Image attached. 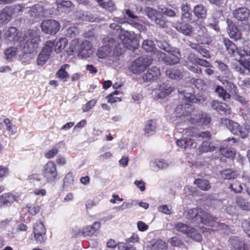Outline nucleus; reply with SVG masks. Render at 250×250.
<instances>
[{
    "instance_id": "9d476101",
    "label": "nucleus",
    "mask_w": 250,
    "mask_h": 250,
    "mask_svg": "<svg viewBox=\"0 0 250 250\" xmlns=\"http://www.w3.org/2000/svg\"><path fill=\"white\" fill-rule=\"evenodd\" d=\"M237 53L240 56L239 62L242 68L236 67L235 69L240 73H243V69L245 68L247 71V74H250V53L245 49H238Z\"/></svg>"
},
{
    "instance_id": "f8f14e48",
    "label": "nucleus",
    "mask_w": 250,
    "mask_h": 250,
    "mask_svg": "<svg viewBox=\"0 0 250 250\" xmlns=\"http://www.w3.org/2000/svg\"><path fill=\"white\" fill-rule=\"evenodd\" d=\"M178 93L183 95L185 100L188 102L201 104L204 101V99L203 98L199 99L195 97L194 89L189 85L184 87L178 88Z\"/></svg>"
},
{
    "instance_id": "39448f33",
    "label": "nucleus",
    "mask_w": 250,
    "mask_h": 250,
    "mask_svg": "<svg viewBox=\"0 0 250 250\" xmlns=\"http://www.w3.org/2000/svg\"><path fill=\"white\" fill-rule=\"evenodd\" d=\"M24 40L26 41L24 47H27L26 51L35 56L41 41L39 34L34 30H29L24 34Z\"/></svg>"
},
{
    "instance_id": "412c9836",
    "label": "nucleus",
    "mask_w": 250,
    "mask_h": 250,
    "mask_svg": "<svg viewBox=\"0 0 250 250\" xmlns=\"http://www.w3.org/2000/svg\"><path fill=\"white\" fill-rule=\"evenodd\" d=\"M145 13L147 17L160 27L165 28L166 27L165 21L157 17L158 12L150 7H147L145 9Z\"/></svg>"
},
{
    "instance_id": "c85d7f7f",
    "label": "nucleus",
    "mask_w": 250,
    "mask_h": 250,
    "mask_svg": "<svg viewBox=\"0 0 250 250\" xmlns=\"http://www.w3.org/2000/svg\"><path fill=\"white\" fill-rule=\"evenodd\" d=\"M65 146V143L62 141L54 145L53 147L50 150L46 152L44 155L47 159H50L54 157L58 153V149L63 148Z\"/></svg>"
},
{
    "instance_id": "de8ad7c7",
    "label": "nucleus",
    "mask_w": 250,
    "mask_h": 250,
    "mask_svg": "<svg viewBox=\"0 0 250 250\" xmlns=\"http://www.w3.org/2000/svg\"><path fill=\"white\" fill-rule=\"evenodd\" d=\"M175 228L178 231L187 235L191 227L182 223H179L175 224Z\"/></svg>"
},
{
    "instance_id": "473e14b6",
    "label": "nucleus",
    "mask_w": 250,
    "mask_h": 250,
    "mask_svg": "<svg viewBox=\"0 0 250 250\" xmlns=\"http://www.w3.org/2000/svg\"><path fill=\"white\" fill-rule=\"evenodd\" d=\"M194 184L199 188L204 191H207L211 188L209 181L204 179H196L194 181Z\"/></svg>"
},
{
    "instance_id": "864d4df0",
    "label": "nucleus",
    "mask_w": 250,
    "mask_h": 250,
    "mask_svg": "<svg viewBox=\"0 0 250 250\" xmlns=\"http://www.w3.org/2000/svg\"><path fill=\"white\" fill-rule=\"evenodd\" d=\"M190 83H193L198 89L204 90L206 88V84L203 79H191Z\"/></svg>"
},
{
    "instance_id": "6e6552de",
    "label": "nucleus",
    "mask_w": 250,
    "mask_h": 250,
    "mask_svg": "<svg viewBox=\"0 0 250 250\" xmlns=\"http://www.w3.org/2000/svg\"><path fill=\"white\" fill-rule=\"evenodd\" d=\"M157 56L159 60L163 61L168 64H174L178 63L181 58L179 50L177 48H171L167 54L158 51Z\"/></svg>"
},
{
    "instance_id": "72a5a7b5",
    "label": "nucleus",
    "mask_w": 250,
    "mask_h": 250,
    "mask_svg": "<svg viewBox=\"0 0 250 250\" xmlns=\"http://www.w3.org/2000/svg\"><path fill=\"white\" fill-rule=\"evenodd\" d=\"M56 3L58 11L62 12H66L72 6L71 2L67 0H56Z\"/></svg>"
},
{
    "instance_id": "6ab92c4d",
    "label": "nucleus",
    "mask_w": 250,
    "mask_h": 250,
    "mask_svg": "<svg viewBox=\"0 0 250 250\" xmlns=\"http://www.w3.org/2000/svg\"><path fill=\"white\" fill-rule=\"evenodd\" d=\"M229 243L234 250H249V245L244 243L239 237L236 236L230 237Z\"/></svg>"
},
{
    "instance_id": "f03ea898",
    "label": "nucleus",
    "mask_w": 250,
    "mask_h": 250,
    "mask_svg": "<svg viewBox=\"0 0 250 250\" xmlns=\"http://www.w3.org/2000/svg\"><path fill=\"white\" fill-rule=\"evenodd\" d=\"M104 43L98 50V57L103 59L106 64L116 66L122 52V47L119 44L117 45L116 38L111 34L104 39Z\"/></svg>"
},
{
    "instance_id": "a878e982",
    "label": "nucleus",
    "mask_w": 250,
    "mask_h": 250,
    "mask_svg": "<svg viewBox=\"0 0 250 250\" xmlns=\"http://www.w3.org/2000/svg\"><path fill=\"white\" fill-rule=\"evenodd\" d=\"M235 18L239 21H243L248 19L250 16V10L246 7L238 8L234 11Z\"/></svg>"
},
{
    "instance_id": "2f4dec72",
    "label": "nucleus",
    "mask_w": 250,
    "mask_h": 250,
    "mask_svg": "<svg viewBox=\"0 0 250 250\" xmlns=\"http://www.w3.org/2000/svg\"><path fill=\"white\" fill-rule=\"evenodd\" d=\"M5 37L10 42L18 41L19 39L17 29L14 27H10L5 33Z\"/></svg>"
},
{
    "instance_id": "f704fd0d",
    "label": "nucleus",
    "mask_w": 250,
    "mask_h": 250,
    "mask_svg": "<svg viewBox=\"0 0 250 250\" xmlns=\"http://www.w3.org/2000/svg\"><path fill=\"white\" fill-rule=\"evenodd\" d=\"M187 236L198 242H200L202 240L201 234L195 229L191 227L189 228Z\"/></svg>"
},
{
    "instance_id": "6e6d98bb",
    "label": "nucleus",
    "mask_w": 250,
    "mask_h": 250,
    "mask_svg": "<svg viewBox=\"0 0 250 250\" xmlns=\"http://www.w3.org/2000/svg\"><path fill=\"white\" fill-rule=\"evenodd\" d=\"M54 45V42L51 41H48L46 42L45 46L42 50V52L48 54L50 55L53 50V47Z\"/></svg>"
},
{
    "instance_id": "8fccbe9b",
    "label": "nucleus",
    "mask_w": 250,
    "mask_h": 250,
    "mask_svg": "<svg viewBox=\"0 0 250 250\" xmlns=\"http://www.w3.org/2000/svg\"><path fill=\"white\" fill-rule=\"evenodd\" d=\"M220 114L225 115H229L231 114V109L228 105L225 103H221L219 109L217 111Z\"/></svg>"
},
{
    "instance_id": "9b49d317",
    "label": "nucleus",
    "mask_w": 250,
    "mask_h": 250,
    "mask_svg": "<svg viewBox=\"0 0 250 250\" xmlns=\"http://www.w3.org/2000/svg\"><path fill=\"white\" fill-rule=\"evenodd\" d=\"M41 27L42 31L49 35H55L61 28L59 22L55 20H48L42 22Z\"/></svg>"
},
{
    "instance_id": "393cba45",
    "label": "nucleus",
    "mask_w": 250,
    "mask_h": 250,
    "mask_svg": "<svg viewBox=\"0 0 250 250\" xmlns=\"http://www.w3.org/2000/svg\"><path fill=\"white\" fill-rule=\"evenodd\" d=\"M157 128V121L155 119L148 120L145 126V135L146 136L152 135L155 133Z\"/></svg>"
},
{
    "instance_id": "5701e85b",
    "label": "nucleus",
    "mask_w": 250,
    "mask_h": 250,
    "mask_svg": "<svg viewBox=\"0 0 250 250\" xmlns=\"http://www.w3.org/2000/svg\"><path fill=\"white\" fill-rule=\"evenodd\" d=\"M14 9L11 7H5L0 11V25L9 21L13 14Z\"/></svg>"
},
{
    "instance_id": "052dcab7",
    "label": "nucleus",
    "mask_w": 250,
    "mask_h": 250,
    "mask_svg": "<svg viewBox=\"0 0 250 250\" xmlns=\"http://www.w3.org/2000/svg\"><path fill=\"white\" fill-rule=\"evenodd\" d=\"M169 243L174 247H181L184 246L183 242L176 236L171 238L169 240Z\"/></svg>"
},
{
    "instance_id": "680f3d73",
    "label": "nucleus",
    "mask_w": 250,
    "mask_h": 250,
    "mask_svg": "<svg viewBox=\"0 0 250 250\" xmlns=\"http://www.w3.org/2000/svg\"><path fill=\"white\" fill-rule=\"evenodd\" d=\"M78 28L75 26H72L66 29L65 35L69 37H73L78 34Z\"/></svg>"
},
{
    "instance_id": "09e8293b",
    "label": "nucleus",
    "mask_w": 250,
    "mask_h": 250,
    "mask_svg": "<svg viewBox=\"0 0 250 250\" xmlns=\"http://www.w3.org/2000/svg\"><path fill=\"white\" fill-rule=\"evenodd\" d=\"M191 47L192 48L195 49L203 57L206 58H210V54L206 49L203 48L201 46L195 44H193Z\"/></svg>"
},
{
    "instance_id": "69168bd1",
    "label": "nucleus",
    "mask_w": 250,
    "mask_h": 250,
    "mask_svg": "<svg viewBox=\"0 0 250 250\" xmlns=\"http://www.w3.org/2000/svg\"><path fill=\"white\" fill-rule=\"evenodd\" d=\"M127 23L130 24L135 28L138 29L139 31L140 32H143L146 30V28L145 26L143 25L132 20L128 21Z\"/></svg>"
},
{
    "instance_id": "1a4fd4ad",
    "label": "nucleus",
    "mask_w": 250,
    "mask_h": 250,
    "mask_svg": "<svg viewBox=\"0 0 250 250\" xmlns=\"http://www.w3.org/2000/svg\"><path fill=\"white\" fill-rule=\"evenodd\" d=\"M222 125L226 126L234 135H239L242 138H246V133L242 131V126L236 122L225 118L220 119Z\"/></svg>"
},
{
    "instance_id": "0e129e2a",
    "label": "nucleus",
    "mask_w": 250,
    "mask_h": 250,
    "mask_svg": "<svg viewBox=\"0 0 250 250\" xmlns=\"http://www.w3.org/2000/svg\"><path fill=\"white\" fill-rule=\"evenodd\" d=\"M218 230L222 231L223 233L228 234L230 231V228L229 225L224 223H217Z\"/></svg>"
},
{
    "instance_id": "c03bdc74",
    "label": "nucleus",
    "mask_w": 250,
    "mask_h": 250,
    "mask_svg": "<svg viewBox=\"0 0 250 250\" xmlns=\"http://www.w3.org/2000/svg\"><path fill=\"white\" fill-rule=\"evenodd\" d=\"M166 74L169 78H177L183 77V72L177 69H168L166 71Z\"/></svg>"
},
{
    "instance_id": "a18cd8bd",
    "label": "nucleus",
    "mask_w": 250,
    "mask_h": 250,
    "mask_svg": "<svg viewBox=\"0 0 250 250\" xmlns=\"http://www.w3.org/2000/svg\"><path fill=\"white\" fill-rule=\"evenodd\" d=\"M167 244L162 240L156 241L152 245L153 250H167Z\"/></svg>"
},
{
    "instance_id": "a211bd4d",
    "label": "nucleus",
    "mask_w": 250,
    "mask_h": 250,
    "mask_svg": "<svg viewBox=\"0 0 250 250\" xmlns=\"http://www.w3.org/2000/svg\"><path fill=\"white\" fill-rule=\"evenodd\" d=\"M122 44L117 43L122 47V50L124 48H128L130 46V43L135 39V35L134 32L127 31L125 30H121V33L119 35Z\"/></svg>"
},
{
    "instance_id": "f257e3e1",
    "label": "nucleus",
    "mask_w": 250,
    "mask_h": 250,
    "mask_svg": "<svg viewBox=\"0 0 250 250\" xmlns=\"http://www.w3.org/2000/svg\"><path fill=\"white\" fill-rule=\"evenodd\" d=\"M173 112L174 116L167 114L166 117L174 124L177 131L183 134L180 139L176 140V145L185 150L195 148L197 143L193 139L194 137L185 134L184 130L193 128L188 127L190 125L198 126L208 125L211 121L210 115L201 110L194 109L189 104L178 105Z\"/></svg>"
},
{
    "instance_id": "79ce46f5",
    "label": "nucleus",
    "mask_w": 250,
    "mask_h": 250,
    "mask_svg": "<svg viewBox=\"0 0 250 250\" xmlns=\"http://www.w3.org/2000/svg\"><path fill=\"white\" fill-rule=\"evenodd\" d=\"M161 75L160 70L156 67H152L146 74V78H157Z\"/></svg>"
},
{
    "instance_id": "f3484780",
    "label": "nucleus",
    "mask_w": 250,
    "mask_h": 250,
    "mask_svg": "<svg viewBox=\"0 0 250 250\" xmlns=\"http://www.w3.org/2000/svg\"><path fill=\"white\" fill-rule=\"evenodd\" d=\"M93 45L89 42L83 41L80 44L78 56L82 59H87L93 54Z\"/></svg>"
},
{
    "instance_id": "7c9ffc66",
    "label": "nucleus",
    "mask_w": 250,
    "mask_h": 250,
    "mask_svg": "<svg viewBox=\"0 0 250 250\" xmlns=\"http://www.w3.org/2000/svg\"><path fill=\"white\" fill-rule=\"evenodd\" d=\"M99 5L109 12H113L116 10L115 4L112 0L104 1L103 0H96Z\"/></svg>"
},
{
    "instance_id": "4468645a",
    "label": "nucleus",
    "mask_w": 250,
    "mask_h": 250,
    "mask_svg": "<svg viewBox=\"0 0 250 250\" xmlns=\"http://www.w3.org/2000/svg\"><path fill=\"white\" fill-rule=\"evenodd\" d=\"M20 194L17 192H9L0 196V208L10 207L15 202H18Z\"/></svg>"
},
{
    "instance_id": "37998d69",
    "label": "nucleus",
    "mask_w": 250,
    "mask_h": 250,
    "mask_svg": "<svg viewBox=\"0 0 250 250\" xmlns=\"http://www.w3.org/2000/svg\"><path fill=\"white\" fill-rule=\"evenodd\" d=\"M69 65L68 64L62 65L59 70L57 71L56 75L59 78H66L69 77L68 72L66 71V69L69 68Z\"/></svg>"
},
{
    "instance_id": "7ed1b4c3",
    "label": "nucleus",
    "mask_w": 250,
    "mask_h": 250,
    "mask_svg": "<svg viewBox=\"0 0 250 250\" xmlns=\"http://www.w3.org/2000/svg\"><path fill=\"white\" fill-rule=\"evenodd\" d=\"M186 217L191 223L206 225H209L210 222H215L217 220L216 217L198 208L189 209Z\"/></svg>"
},
{
    "instance_id": "e433bc0d",
    "label": "nucleus",
    "mask_w": 250,
    "mask_h": 250,
    "mask_svg": "<svg viewBox=\"0 0 250 250\" xmlns=\"http://www.w3.org/2000/svg\"><path fill=\"white\" fill-rule=\"evenodd\" d=\"M68 40L66 38H62L58 41L55 45L54 50L57 53H60L67 44Z\"/></svg>"
},
{
    "instance_id": "b1692460",
    "label": "nucleus",
    "mask_w": 250,
    "mask_h": 250,
    "mask_svg": "<svg viewBox=\"0 0 250 250\" xmlns=\"http://www.w3.org/2000/svg\"><path fill=\"white\" fill-rule=\"evenodd\" d=\"M100 222H94L92 226H87L83 228V235L91 236L100 228Z\"/></svg>"
},
{
    "instance_id": "bb28decb",
    "label": "nucleus",
    "mask_w": 250,
    "mask_h": 250,
    "mask_svg": "<svg viewBox=\"0 0 250 250\" xmlns=\"http://www.w3.org/2000/svg\"><path fill=\"white\" fill-rule=\"evenodd\" d=\"M228 33L231 38L235 40H239L241 38V33L238 30L237 27L232 23H229V21Z\"/></svg>"
},
{
    "instance_id": "603ef678",
    "label": "nucleus",
    "mask_w": 250,
    "mask_h": 250,
    "mask_svg": "<svg viewBox=\"0 0 250 250\" xmlns=\"http://www.w3.org/2000/svg\"><path fill=\"white\" fill-rule=\"evenodd\" d=\"M28 212L31 215H35L39 213L40 208L38 205L28 204L26 206Z\"/></svg>"
},
{
    "instance_id": "e2e57ef3",
    "label": "nucleus",
    "mask_w": 250,
    "mask_h": 250,
    "mask_svg": "<svg viewBox=\"0 0 250 250\" xmlns=\"http://www.w3.org/2000/svg\"><path fill=\"white\" fill-rule=\"evenodd\" d=\"M215 64L222 72H224L225 74L227 75L229 73V70L228 69L227 66L223 62L216 61L215 62Z\"/></svg>"
},
{
    "instance_id": "bf43d9fd",
    "label": "nucleus",
    "mask_w": 250,
    "mask_h": 250,
    "mask_svg": "<svg viewBox=\"0 0 250 250\" xmlns=\"http://www.w3.org/2000/svg\"><path fill=\"white\" fill-rule=\"evenodd\" d=\"M97 101L95 99H92L87 102L82 107V110L83 112H86L92 109L96 104Z\"/></svg>"
},
{
    "instance_id": "4c0bfd02",
    "label": "nucleus",
    "mask_w": 250,
    "mask_h": 250,
    "mask_svg": "<svg viewBox=\"0 0 250 250\" xmlns=\"http://www.w3.org/2000/svg\"><path fill=\"white\" fill-rule=\"evenodd\" d=\"M221 175L225 179H234L237 176L236 172L230 169H227L221 171Z\"/></svg>"
},
{
    "instance_id": "338daca9",
    "label": "nucleus",
    "mask_w": 250,
    "mask_h": 250,
    "mask_svg": "<svg viewBox=\"0 0 250 250\" xmlns=\"http://www.w3.org/2000/svg\"><path fill=\"white\" fill-rule=\"evenodd\" d=\"M17 52L16 48L11 47L8 49L5 52V55L7 59H10L15 56Z\"/></svg>"
},
{
    "instance_id": "c756f323",
    "label": "nucleus",
    "mask_w": 250,
    "mask_h": 250,
    "mask_svg": "<svg viewBox=\"0 0 250 250\" xmlns=\"http://www.w3.org/2000/svg\"><path fill=\"white\" fill-rule=\"evenodd\" d=\"M207 8L202 4H198L194 6L193 12L195 16L199 19H204L207 15Z\"/></svg>"
},
{
    "instance_id": "774afa93",
    "label": "nucleus",
    "mask_w": 250,
    "mask_h": 250,
    "mask_svg": "<svg viewBox=\"0 0 250 250\" xmlns=\"http://www.w3.org/2000/svg\"><path fill=\"white\" fill-rule=\"evenodd\" d=\"M229 188L231 191H233L235 193H240L243 190L242 186L237 183L230 184Z\"/></svg>"
},
{
    "instance_id": "0eeeda50",
    "label": "nucleus",
    "mask_w": 250,
    "mask_h": 250,
    "mask_svg": "<svg viewBox=\"0 0 250 250\" xmlns=\"http://www.w3.org/2000/svg\"><path fill=\"white\" fill-rule=\"evenodd\" d=\"M152 62V59L148 56L143 55L132 62L129 67V70L135 74L143 72Z\"/></svg>"
},
{
    "instance_id": "ea45409f",
    "label": "nucleus",
    "mask_w": 250,
    "mask_h": 250,
    "mask_svg": "<svg viewBox=\"0 0 250 250\" xmlns=\"http://www.w3.org/2000/svg\"><path fill=\"white\" fill-rule=\"evenodd\" d=\"M235 203L238 207L243 210H247L249 208L248 202L241 196L236 197Z\"/></svg>"
},
{
    "instance_id": "aec40b11",
    "label": "nucleus",
    "mask_w": 250,
    "mask_h": 250,
    "mask_svg": "<svg viewBox=\"0 0 250 250\" xmlns=\"http://www.w3.org/2000/svg\"><path fill=\"white\" fill-rule=\"evenodd\" d=\"M232 142L233 143H236V140L233 138H228L227 139L224 140L223 144H221V146L220 147V151L221 153L225 156L227 158H233L234 157L236 154V151L233 149H231V148H228L227 147L224 146V144L225 142Z\"/></svg>"
},
{
    "instance_id": "4d7b16f0",
    "label": "nucleus",
    "mask_w": 250,
    "mask_h": 250,
    "mask_svg": "<svg viewBox=\"0 0 250 250\" xmlns=\"http://www.w3.org/2000/svg\"><path fill=\"white\" fill-rule=\"evenodd\" d=\"M49 55L48 54L41 52L39 55L37 60V64L43 65L49 59Z\"/></svg>"
},
{
    "instance_id": "49530a36",
    "label": "nucleus",
    "mask_w": 250,
    "mask_h": 250,
    "mask_svg": "<svg viewBox=\"0 0 250 250\" xmlns=\"http://www.w3.org/2000/svg\"><path fill=\"white\" fill-rule=\"evenodd\" d=\"M142 47L147 52L154 51L155 47L153 41L149 40H145L142 43Z\"/></svg>"
},
{
    "instance_id": "3c124183",
    "label": "nucleus",
    "mask_w": 250,
    "mask_h": 250,
    "mask_svg": "<svg viewBox=\"0 0 250 250\" xmlns=\"http://www.w3.org/2000/svg\"><path fill=\"white\" fill-rule=\"evenodd\" d=\"M159 9L161 11L162 14L167 16L174 17L176 16V12L169 8L163 6H160L159 7Z\"/></svg>"
},
{
    "instance_id": "ddd939ff",
    "label": "nucleus",
    "mask_w": 250,
    "mask_h": 250,
    "mask_svg": "<svg viewBox=\"0 0 250 250\" xmlns=\"http://www.w3.org/2000/svg\"><path fill=\"white\" fill-rule=\"evenodd\" d=\"M46 228L42 221L36 222L33 226L34 238L38 244L44 243L46 238Z\"/></svg>"
},
{
    "instance_id": "5fc2aeb1",
    "label": "nucleus",
    "mask_w": 250,
    "mask_h": 250,
    "mask_svg": "<svg viewBox=\"0 0 250 250\" xmlns=\"http://www.w3.org/2000/svg\"><path fill=\"white\" fill-rule=\"evenodd\" d=\"M74 177L73 173L71 172H68L63 178V186H68L72 185L74 183Z\"/></svg>"
},
{
    "instance_id": "20e7f679",
    "label": "nucleus",
    "mask_w": 250,
    "mask_h": 250,
    "mask_svg": "<svg viewBox=\"0 0 250 250\" xmlns=\"http://www.w3.org/2000/svg\"><path fill=\"white\" fill-rule=\"evenodd\" d=\"M194 128L186 129L184 130L185 134L195 137V138H202L205 139L201 145L198 148L197 153L201 155L204 153L214 151L215 147L212 145L210 142V133L209 131H203L197 134L194 132Z\"/></svg>"
},
{
    "instance_id": "13d9d810",
    "label": "nucleus",
    "mask_w": 250,
    "mask_h": 250,
    "mask_svg": "<svg viewBox=\"0 0 250 250\" xmlns=\"http://www.w3.org/2000/svg\"><path fill=\"white\" fill-rule=\"evenodd\" d=\"M215 91L218 94L220 97H222L223 100L229 98V94L222 87L218 86L215 89Z\"/></svg>"
},
{
    "instance_id": "a19ab883",
    "label": "nucleus",
    "mask_w": 250,
    "mask_h": 250,
    "mask_svg": "<svg viewBox=\"0 0 250 250\" xmlns=\"http://www.w3.org/2000/svg\"><path fill=\"white\" fill-rule=\"evenodd\" d=\"M224 44L227 51L229 54H233L237 49L236 45L232 43L229 40L225 39L223 41Z\"/></svg>"
},
{
    "instance_id": "c9c22d12",
    "label": "nucleus",
    "mask_w": 250,
    "mask_h": 250,
    "mask_svg": "<svg viewBox=\"0 0 250 250\" xmlns=\"http://www.w3.org/2000/svg\"><path fill=\"white\" fill-rule=\"evenodd\" d=\"M188 59L190 60L191 63L193 64L194 63H197L198 64L204 66L205 67H209L210 63L207 61L195 57V55L193 54H190L189 55Z\"/></svg>"
},
{
    "instance_id": "2eb2a0df",
    "label": "nucleus",
    "mask_w": 250,
    "mask_h": 250,
    "mask_svg": "<svg viewBox=\"0 0 250 250\" xmlns=\"http://www.w3.org/2000/svg\"><path fill=\"white\" fill-rule=\"evenodd\" d=\"M175 87L169 83H163L159 85L158 89L154 91V98L156 100L163 99L170 95Z\"/></svg>"
},
{
    "instance_id": "423d86ee",
    "label": "nucleus",
    "mask_w": 250,
    "mask_h": 250,
    "mask_svg": "<svg viewBox=\"0 0 250 250\" xmlns=\"http://www.w3.org/2000/svg\"><path fill=\"white\" fill-rule=\"evenodd\" d=\"M42 174L46 183L52 185L60 179L56 165L52 161H49L43 166Z\"/></svg>"
},
{
    "instance_id": "4be33fe9",
    "label": "nucleus",
    "mask_w": 250,
    "mask_h": 250,
    "mask_svg": "<svg viewBox=\"0 0 250 250\" xmlns=\"http://www.w3.org/2000/svg\"><path fill=\"white\" fill-rule=\"evenodd\" d=\"M175 28L178 32L186 36H192L194 33V27L189 23H177Z\"/></svg>"
},
{
    "instance_id": "58836bf2",
    "label": "nucleus",
    "mask_w": 250,
    "mask_h": 250,
    "mask_svg": "<svg viewBox=\"0 0 250 250\" xmlns=\"http://www.w3.org/2000/svg\"><path fill=\"white\" fill-rule=\"evenodd\" d=\"M182 19H190V7L188 3H183L181 7Z\"/></svg>"
},
{
    "instance_id": "cd10ccee",
    "label": "nucleus",
    "mask_w": 250,
    "mask_h": 250,
    "mask_svg": "<svg viewBox=\"0 0 250 250\" xmlns=\"http://www.w3.org/2000/svg\"><path fill=\"white\" fill-rule=\"evenodd\" d=\"M44 13V8L40 4L35 5L28 12L29 16L33 18L43 16Z\"/></svg>"
},
{
    "instance_id": "dca6fc26",
    "label": "nucleus",
    "mask_w": 250,
    "mask_h": 250,
    "mask_svg": "<svg viewBox=\"0 0 250 250\" xmlns=\"http://www.w3.org/2000/svg\"><path fill=\"white\" fill-rule=\"evenodd\" d=\"M196 29V32L194 31L192 36L201 43H208V41L207 37L206 29L204 26V22L201 21L199 23H197Z\"/></svg>"
}]
</instances>
